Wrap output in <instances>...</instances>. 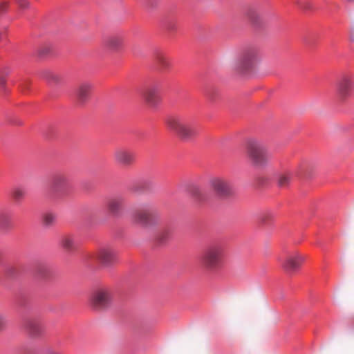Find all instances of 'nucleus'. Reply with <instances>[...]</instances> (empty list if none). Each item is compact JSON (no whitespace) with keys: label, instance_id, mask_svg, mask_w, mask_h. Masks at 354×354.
<instances>
[{"label":"nucleus","instance_id":"nucleus-1","mask_svg":"<svg viewBox=\"0 0 354 354\" xmlns=\"http://www.w3.org/2000/svg\"><path fill=\"white\" fill-rule=\"evenodd\" d=\"M166 125L169 130L176 134L182 140H192L197 135V130L194 124L178 115L168 117Z\"/></svg>","mask_w":354,"mask_h":354},{"label":"nucleus","instance_id":"nucleus-2","mask_svg":"<svg viewBox=\"0 0 354 354\" xmlns=\"http://www.w3.org/2000/svg\"><path fill=\"white\" fill-rule=\"evenodd\" d=\"M246 156L254 167H263L267 165L271 155L266 145L259 140L247 141Z\"/></svg>","mask_w":354,"mask_h":354},{"label":"nucleus","instance_id":"nucleus-3","mask_svg":"<svg viewBox=\"0 0 354 354\" xmlns=\"http://www.w3.org/2000/svg\"><path fill=\"white\" fill-rule=\"evenodd\" d=\"M260 61L259 50L254 48H248L242 51L235 61L233 69L239 73H245L253 70Z\"/></svg>","mask_w":354,"mask_h":354},{"label":"nucleus","instance_id":"nucleus-4","mask_svg":"<svg viewBox=\"0 0 354 354\" xmlns=\"http://www.w3.org/2000/svg\"><path fill=\"white\" fill-rule=\"evenodd\" d=\"M222 248L213 245L205 249L201 257V263L205 270L214 272L222 266Z\"/></svg>","mask_w":354,"mask_h":354},{"label":"nucleus","instance_id":"nucleus-5","mask_svg":"<svg viewBox=\"0 0 354 354\" xmlns=\"http://www.w3.org/2000/svg\"><path fill=\"white\" fill-rule=\"evenodd\" d=\"M113 299V290L109 286H100L93 290L90 296V304L97 310H105L111 307Z\"/></svg>","mask_w":354,"mask_h":354},{"label":"nucleus","instance_id":"nucleus-6","mask_svg":"<svg viewBox=\"0 0 354 354\" xmlns=\"http://www.w3.org/2000/svg\"><path fill=\"white\" fill-rule=\"evenodd\" d=\"M70 189L69 178L63 172H57L53 175L50 180L52 194L57 198H61L68 193Z\"/></svg>","mask_w":354,"mask_h":354},{"label":"nucleus","instance_id":"nucleus-7","mask_svg":"<svg viewBox=\"0 0 354 354\" xmlns=\"http://www.w3.org/2000/svg\"><path fill=\"white\" fill-rule=\"evenodd\" d=\"M304 261L305 257L297 251L289 252L284 258L279 259L282 269L288 274H292L299 269Z\"/></svg>","mask_w":354,"mask_h":354},{"label":"nucleus","instance_id":"nucleus-8","mask_svg":"<svg viewBox=\"0 0 354 354\" xmlns=\"http://www.w3.org/2000/svg\"><path fill=\"white\" fill-rule=\"evenodd\" d=\"M113 160L116 164L122 167H130L136 161L135 153L128 148L118 147L113 153Z\"/></svg>","mask_w":354,"mask_h":354},{"label":"nucleus","instance_id":"nucleus-9","mask_svg":"<svg viewBox=\"0 0 354 354\" xmlns=\"http://www.w3.org/2000/svg\"><path fill=\"white\" fill-rule=\"evenodd\" d=\"M209 186L218 196H228L232 194V186L227 179L223 177H214L211 178Z\"/></svg>","mask_w":354,"mask_h":354},{"label":"nucleus","instance_id":"nucleus-10","mask_svg":"<svg viewBox=\"0 0 354 354\" xmlns=\"http://www.w3.org/2000/svg\"><path fill=\"white\" fill-rule=\"evenodd\" d=\"M117 254L114 249L110 246H104L95 253L94 259L104 267H110L115 261Z\"/></svg>","mask_w":354,"mask_h":354},{"label":"nucleus","instance_id":"nucleus-11","mask_svg":"<svg viewBox=\"0 0 354 354\" xmlns=\"http://www.w3.org/2000/svg\"><path fill=\"white\" fill-rule=\"evenodd\" d=\"M142 96L149 107H155L160 102L159 86H149L142 91Z\"/></svg>","mask_w":354,"mask_h":354},{"label":"nucleus","instance_id":"nucleus-12","mask_svg":"<svg viewBox=\"0 0 354 354\" xmlns=\"http://www.w3.org/2000/svg\"><path fill=\"white\" fill-rule=\"evenodd\" d=\"M306 167L303 166L297 171H284L277 177V185L279 187H288L295 176L303 178L306 176Z\"/></svg>","mask_w":354,"mask_h":354},{"label":"nucleus","instance_id":"nucleus-13","mask_svg":"<svg viewBox=\"0 0 354 354\" xmlns=\"http://www.w3.org/2000/svg\"><path fill=\"white\" fill-rule=\"evenodd\" d=\"M124 38V32H119L110 36H106L104 41H102V44H104V47L107 49L116 52L123 47Z\"/></svg>","mask_w":354,"mask_h":354},{"label":"nucleus","instance_id":"nucleus-14","mask_svg":"<svg viewBox=\"0 0 354 354\" xmlns=\"http://www.w3.org/2000/svg\"><path fill=\"white\" fill-rule=\"evenodd\" d=\"M353 87V82L348 77H344L339 80L337 84V96L340 101H345L350 95Z\"/></svg>","mask_w":354,"mask_h":354},{"label":"nucleus","instance_id":"nucleus-15","mask_svg":"<svg viewBox=\"0 0 354 354\" xmlns=\"http://www.w3.org/2000/svg\"><path fill=\"white\" fill-rule=\"evenodd\" d=\"M156 216L155 211L151 209L136 210L133 215L134 221L144 225H150Z\"/></svg>","mask_w":354,"mask_h":354},{"label":"nucleus","instance_id":"nucleus-16","mask_svg":"<svg viewBox=\"0 0 354 354\" xmlns=\"http://www.w3.org/2000/svg\"><path fill=\"white\" fill-rule=\"evenodd\" d=\"M124 199L122 196L113 197L107 202V211L113 216H120L123 211Z\"/></svg>","mask_w":354,"mask_h":354},{"label":"nucleus","instance_id":"nucleus-17","mask_svg":"<svg viewBox=\"0 0 354 354\" xmlns=\"http://www.w3.org/2000/svg\"><path fill=\"white\" fill-rule=\"evenodd\" d=\"M25 328L28 336L32 338H37L42 333L41 324L35 319H28L25 324Z\"/></svg>","mask_w":354,"mask_h":354},{"label":"nucleus","instance_id":"nucleus-18","mask_svg":"<svg viewBox=\"0 0 354 354\" xmlns=\"http://www.w3.org/2000/svg\"><path fill=\"white\" fill-rule=\"evenodd\" d=\"M91 90L92 85L88 82H83L77 86L76 90L77 102L84 103L87 101Z\"/></svg>","mask_w":354,"mask_h":354},{"label":"nucleus","instance_id":"nucleus-19","mask_svg":"<svg viewBox=\"0 0 354 354\" xmlns=\"http://www.w3.org/2000/svg\"><path fill=\"white\" fill-rule=\"evenodd\" d=\"M59 245L65 250L72 251L77 247V242L75 235L67 234L61 237L59 240Z\"/></svg>","mask_w":354,"mask_h":354},{"label":"nucleus","instance_id":"nucleus-20","mask_svg":"<svg viewBox=\"0 0 354 354\" xmlns=\"http://www.w3.org/2000/svg\"><path fill=\"white\" fill-rule=\"evenodd\" d=\"M43 77L50 84H58L62 81V76L50 70L44 71L43 72Z\"/></svg>","mask_w":354,"mask_h":354},{"label":"nucleus","instance_id":"nucleus-21","mask_svg":"<svg viewBox=\"0 0 354 354\" xmlns=\"http://www.w3.org/2000/svg\"><path fill=\"white\" fill-rule=\"evenodd\" d=\"M246 17L254 24H258L261 21L259 10L255 7H250L246 10Z\"/></svg>","mask_w":354,"mask_h":354},{"label":"nucleus","instance_id":"nucleus-22","mask_svg":"<svg viewBox=\"0 0 354 354\" xmlns=\"http://www.w3.org/2000/svg\"><path fill=\"white\" fill-rule=\"evenodd\" d=\"M56 221V215L52 212H46L41 216V223L45 227H50L55 225Z\"/></svg>","mask_w":354,"mask_h":354},{"label":"nucleus","instance_id":"nucleus-23","mask_svg":"<svg viewBox=\"0 0 354 354\" xmlns=\"http://www.w3.org/2000/svg\"><path fill=\"white\" fill-rule=\"evenodd\" d=\"M11 223V218L10 216L6 214L2 213L0 214V227L2 228H8L10 226Z\"/></svg>","mask_w":354,"mask_h":354},{"label":"nucleus","instance_id":"nucleus-24","mask_svg":"<svg viewBox=\"0 0 354 354\" xmlns=\"http://www.w3.org/2000/svg\"><path fill=\"white\" fill-rule=\"evenodd\" d=\"M156 62L162 68L166 69L169 66V59L162 54H159L156 57Z\"/></svg>","mask_w":354,"mask_h":354},{"label":"nucleus","instance_id":"nucleus-25","mask_svg":"<svg viewBox=\"0 0 354 354\" xmlns=\"http://www.w3.org/2000/svg\"><path fill=\"white\" fill-rule=\"evenodd\" d=\"M26 195V192L24 189L20 187H15L12 191V197L14 200L19 201L24 198Z\"/></svg>","mask_w":354,"mask_h":354},{"label":"nucleus","instance_id":"nucleus-26","mask_svg":"<svg viewBox=\"0 0 354 354\" xmlns=\"http://www.w3.org/2000/svg\"><path fill=\"white\" fill-rule=\"evenodd\" d=\"M10 73V70L6 67L0 69V85L1 86H5L6 84V76Z\"/></svg>","mask_w":354,"mask_h":354},{"label":"nucleus","instance_id":"nucleus-27","mask_svg":"<svg viewBox=\"0 0 354 354\" xmlns=\"http://www.w3.org/2000/svg\"><path fill=\"white\" fill-rule=\"evenodd\" d=\"M191 192H192V196H194L198 200H199V201L203 200V197L202 190L200 189L199 187H192Z\"/></svg>","mask_w":354,"mask_h":354},{"label":"nucleus","instance_id":"nucleus-28","mask_svg":"<svg viewBox=\"0 0 354 354\" xmlns=\"http://www.w3.org/2000/svg\"><path fill=\"white\" fill-rule=\"evenodd\" d=\"M8 324L7 315L0 312V331L3 330Z\"/></svg>","mask_w":354,"mask_h":354},{"label":"nucleus","instance_id":"nucleus-29","mask_svg":"<svg viewBox=\"0 0 354 354\" xmlns=\"http://www.w3.org/2000/svg\"><path fill=\"white\" fill-rule=\"evenodd\" d=\"M50 52V47L48 46H44L39 48L38 53L41 56H44Z\"/></svg>","mask_w":354,"mask_h":354},{"label":"nucleus","instance_id":"nucleus-30","mask_svg":"<svg viewBox=\"0 0 354 354\" xmlns=\"http://www.w3.org/2000/svg\"><path fill=\"white\" fill-rule=\"evenodd\" d=\"M16 272H17V270L15 267L10 266L6 270V274L8 277H12V276H15Z\"/></svg>","mask_w":354,"mask_h":354},{"label":"nucleus","instance_id":"nucleus-31","mask_svg":"<svg viewBox=\"0 0 354 354\" xmlns=\"http://www.w3.org/2000/svg\"><path fill=\"white\" fill-rule=\"evenodd\" d=\"M16 2L21 9L27 8L29 5L27 0H16Z\"/></svg>","mask_w":354,"mask_h":354},{"label":"nucleus","instance_id":"nucleus-32","mask_svg":"<svg viewBox=\"0 0 354 354\" xmlns=\"http://www.w3.org/2000/svg\"><path fill=\"white\" fill-rule=\"evenodd\" d=\"M8 3L3 2L0 4V14L6 12L8 10Z\"/></svg>","mask_w":354,"mask_h":354},{"label":"nucleus","instance_id":"nucleus-33","mask_svg":"<svg viewBox=\"0 0 354 354\" xmlns=\"http://www.w3.org/2000/svg\"><path fill=\"white\" fill-rule=\"evenodd\" d=\"M169 236V231L165 230V231H162V232L160 234V239L161 241H164L166 239L167 236Z\"/></svg>","mask_w":354,"mask_h":354},{"label":"nucleus","instance_id":"nucleus-34","mask_svg":"<svg viewBox=\"0 0 354 354\" xmlns=\"http://www.w3.org/2000/svg\"><path fill=\"white\" fill-rule=\"evenodd\" d=\"M47 269L44 267V266H41L39 267V272L41 274H44V272L45 271H46Z\"/></svg>","mask_w":354,"mask_h":354},{"label":"nucleus","instance_id":"nucleus-35","mask_svg":"<svg viewBox=\"0 0 354 354\" xmlns=\"http://www.w3.org/2000/svg\"><path fill=\"white\" fill-rule=\"evenodd\" d=\"M46 354H60V353H59L55 351L50 350V351H47Z\"/></svg>","mask_w":354,"mask_h":354},{"label":"nucleus","instance_id":"nucleus-36","mask_svg":"<svg viewBox=\"0 0 354 354\" xmlns=\"http://www.w3.org/2000/svg\"><path fill=\"white\" fill-rule=\"evenodd\" d=\"M351 41L354 42V30H352L351 33Z\"/></svg>","mask_w":354,"mask_h":354},{"label":"nucleus","instance_id":"nucleus-37","mask_svg":"<svg viewBox=\"0 0 354 354\" xmlns=\"http://www.w3.org/2000/svg\"><path fill=\"white\" fill-rule=\"evenodd\" d=\"M349 3H354V0H345Z\"/></svg>","mask_w":354,"mask_h":354},{"label":"nucleus","instance_id":"nucleus-38","mask_svg":"<svg viewBox=\"0 0 354 354\" xmlns=\"http://www.w3.org/2000/svg\"><path fill=\"white\" fill-rule=\"evenodd\" d=\"M3 35V32H0V40L1 39V37Z\"/></svg>","mask_w":354,"mask_h":354}]
</instances>
